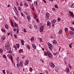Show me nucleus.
Here are the masks:
<instances>
[{"instance_id":"c03bdc74","label":"nucleus","mask_w":74,"mask_h":74,"mask_svg":"<svg viewBox=\"0 0 74 74\" xmlns=\"http://www.w3.org/2000/svg\"><path fill=\"white\" fill-rule=\"evenodd\" d=\"M58 21L59 22V21H60V18H58Z\"/></svg>"},{"instance_id":"6e6d98bb","label":"nucleus","mask_w":74,"mask_h":74,"mask_svg":"<svg viewBox=\"0 0 74 74\" xmlns=\"http://www.w3.org/2000/svg\"><path fill=\"white\" fill-rule=\"evenodd\" d=\"M13 30H14V31H16V29H14V28L13 29Z\"/></svg>"},{"instance_id":"79ce46f5","label":"nucleus","mask_w":74,"mask_h":74,"mask_svg":"<svg viewBox=\"0 0 74 74\" xmlns=\"http://www.w3.org/2000/svg\"><path fill=\"white\" fill-rule=\"evenodd\" d=\"M17 66L18 67H19V66H20L19 65V64H17Z\"/></svg>"},{"instance_id":"4d7b16f0","label":"nucleus","mask_w":74,"mask_h":74,"mask_svg":"<svg viewBox=\"0 0 74 74\" xmlns=\"http://www.w3.org/2000/svg\"><path fill=\"white\" fill-rule=\"evenodd\" d=\"M29 28L31 29H32V26H30L29 27Z\"/></svg>"},{"instance_id":"dca6fc26","label":"nucleus","mask_w":74,"mask_h":74,"mask_svg":"<svg viewBox=\"0 0 74 74\" xmlns=\"http://www.w3.org/2000/svg\"><path fill=\"white\" fill-rule=\"evenodd\" d=\"M53 44H57V42L55 40H53Z\"/></svg>"},{"instance_id":"603ef678","label":"nucleus","mask_w":74,"mask_h":74,"mask_svg":"<svg viewBox=\"0 0 74 74\" xmlns=\"http://www.w3.org/2000/svg\"><path fill=\"white\" fill-rule=\"evenodd\" d=\"M67 28H65V30H64V31H65V32H66V31H67Z\"/></svg>"},{"instance_id":"2eb2a0df","label":"nucleus","mask_w":74,"mask_h":74,"mask_svg":"<svg viewBox=\"0 0 74 74\" xmlns=\"http://www.w3.org/2000/svg\"><path fill=\"white\" fill-rule=\"evenodd\" d=\"M49 48L50 49V50H51V51H52V49H53V46H49Z\"/></svg>"},{"instance_id":"052dcab7","label":"nucleus","mask_w":74,"mask_h":74,"mask_svg":"<svg viewBox=\"0 0 74 74\" xmlns=\"http://www.w3.org/2000/svg\"><path fill=\"white\" fill-rule=\"evenodd\" d=\"M34 16H36V17H37V16H36V14H35V13H34Z\"/></svg>"},{"instance_id":"5fc2aeb1","label":"nucleus","mask_w":74,"mask_h":74,"mask_svg":"<svg viewBox=\"0 0 74 74\" xmlns=\"http://www.w3.org/2000/svg\"><path fill=\"white\" fill-rule=\"evenodd\" d=\"M7 72L8 73V74H9V73H10V71H9V70H7Z\"/></svg>"},{"instance_id":"72a5a7b5","label":"nucleus","mask_w":74,"mask_h":74,"mask_svg":"<svg viewBox=\"0 0 74 74\" xmlns=\"http://www.w3.org/2000/svg\"><path fill=\"white\" fill-rule=\"evenodd\" d=\"M3 57L4 58H5V59L6 58H7L6 57V56H5V55H3Z\"/></svg>"},{"instance_id":"7c9ffc66","label":"nucleus","mask_w":74,"mask_h":74,"mask_svg":"<svg viewBox=\"0 0 74 74\" xmlns=\"http://www.w3.org/2000/svg\"><path fill=\"white\" fill-rule=\"evenodd\" d=\"M70 29L72 30V31H74V29L73 27H71L70 28Z\"/></svg>"},{"instance_id":"774afa93","label":"nucleus","mask_w":74,"mask_h":74,"mask_svg":"<svg viewBox=\"0 0 74 74\" xmlns=\"http://www.w3.org/2000/svg\"><path fill=\"white\" fill-rule=\"evenodd\" d=\"M72 23L73 24V25H74V21Z\"/></svg>"},{"instance_id":"4468645a","label":"nucleus","mask_w":74,"mask_h":74,"mask_svg":"<svg viewBox=\"0 0 74 74\" xmlns=\"http://www.w3.org/2000/svg\"><path fill=\"white\" fill-rule=\"evenodd\" d=\"M21 42L22 45H24V40H21Z\"/></svg>"},{"instance_id":"393cba45","label":"nucleus","mask_w":74,"mask_h":74,"mask_svg":"<svg viewBox=\"0 0 74 74\" xmlns=\"http://www.w3.org/2000/svg\"><path fill=\"white\" fill-rule=\"evenodd\" d=\"M24 5L26 7H28V5H27L26 3H25Z\"/></svg>"},{"instance_id":"6e6552de","label":"nucleus","mask_w":74,"mask_h":74,"mask_svg":"<svg viewBox=\"0 0 74 74\" xmlns=\"http://www.w3.org/2000/svg\"><path fill=\"white\" fill-rule=\"evenodd\" d=\"M69 33L71 35H73L74 34V32L71 31H69Z\"/></svg>"},{"instance_id":"8fccbe9b","label":"nucleus","mask_w":74,"mask_h":74,"mask_svg":"<svg viewBox=\"0 0 74 74\" xmlns=\"http://www.w3.org/2000/svg\"><path fill=\"white\" fill-rule=\"evenodd\" d=\"M70 14L71 15V16H73V13H72Z\"/></svg>"},{"instance_id":"4c0bfd02","label":"nucleus","mask_w":74,"mask_h":74,"mask_svg":"<svg viewBox=\"0 0 74 74\" xmlns=\"http://www.w3.org/2000/svg\"><path fill=\"white\" fill-rule=\"evenodd\" d=\"M27 48L28 49H30V46L29 45H27Z\"/></svg>"},{"instance_id":"bf43d9fd","label":"nucleus","mask_w":74,"mask_h":74,"mask_svg":"<svg viewBox=\"0 0 74 74\" xmlns=\"http://www.w3.org/2000/svg\"><path fill=\"white\" fill-rule=\"evenodd\" d=\"M14 37H15V38H16L17 36H16V35L14 34Z\"/></svg>"},{"instance_id":"a18cd8bd","label":"nucleus","mask_w":74,"mask_h":74,"mask_svg":"<svg viewBox=\"0 0 74 74\" xmlns=\"http://www.w3.org/2000/svg\"><path fill=\"white\" fill-rule=\"evenodd\" d=\"M36 21H37V22H38H38H39V20H38V18H37L36 19Z\"/></svg>"},{"instance_id":"13d9d810","label":"nucleus","mask_w":74,"mask_h":74,"mask_svg":"<svg viewBox=\"0 0 74 74\" xmlns=\"http://www.w3.org/2000/svg\"><path fill=\"white\" fill-rule=\"evenodd\" d=\"M9 35H10V32L8 33V36H9Z\"/></svg>"},{"instance_id":"0e129e2a","label":"nucleus","mask_w":74,"mask_h":74,"mask_svg":"<svg viewBox=\"0 0 74 74\" xmlns=\"http://www.w3.org/2000/svg\"><path fill=\"white\" fill-rule=\"evenodd\" d=\"M43 1H44V2L45 3H46V1H45V0H43Z\"/></svg>"},{"instance_id":"412c9836","label":"nucleus","mask_w":74,"mask_h":74,"mask_svg":"<svg viewBox=\"0 0 74 74\" xmlns=\"http://www.w3.org/2000/svg\"><path fill=\"white\" fill-rule=\"evenodd\" d=\"M34 37H32L30 39V40L32 42H33V41L34 40Z\"/></svg>"},{"instance_id":"e2e57ef3","label":"nucleus","mask_w":74,"mask_h":74,"mask_svg":"<svg viewBox=\"0 0 74 74\" xmlns=\"http://www.w3.org/2000/svg\"><path fill=\"white\" fill-rule=\"evenodd\" d=\"M69 17H71V15H70V14H69Z\"/></svg>"},{"instance_id":"1a4fd4ad","label":"nucleus","mask_w":74,"mask_h":74,"mask_svg":"<svg viewBox=\"0 0 74 74\" xmlns=\"http://www.w3.org/2000/svg\"><path fill=\"white\" fill-rule=\"evenodd\" d=\"M32 47L34 48V49H36V45L34 44H32Z\"/></svg>"},{"instance_id":"49530a36","label":"nucleus","mask_w":74,"mask_h":74,"mask_svg":"<svg viewBox=\"0 0 74 74\" xmlns=\"http://www.w3.org/2000/svg\"><path fill=\"white\" fill-rule=\"evenodd\" d=\"M9 52L10 53H12V51H11V50H9Z\"/></svg>"},{"instance_id":"cd10ccee","label":"nucleus","mask_w":74,"mask_h":74,"mask_svg":"<svg viewBox=\"0 0 74 74\" xmlns=\"http://www.w3.org/2000/svg\"><path fill=\"white\" fill-rule=\"evenodd\" d=\"M22 51H23V50H22V49L19 50L18 51V52H19V53H21V52H22Z\"/></svg>"},{"instance_id":"473e14b6","label":"nucleus","mask_w":74,"mask_h":74,"mask_svg":"<svg viewBox=\"0 0 74 74\" xmlns=\"http://www.w3.org/2000/svg\"><path fill=\"white\" fill-rule=\"evenodd\" d=\"M54 7H55V8H58V7L57 5H54Z\"/></svg>"},{"instance_id":"aec40b11","label":"nucleus","mask_w":74,"mask_h":74,"mask_svg":"<svg viewBox=\"0 0 74 74\" xmlns=\"http://www.w3.org/2000/svg\"><path fill=\"white\" fill-rule=\"evenodd\" d=\"M5 26L6 29H8V26L7 25V24H6Z\"/></svg>"},{"instance_id":"bb28decb","label":"nucleus","mask_w":74,"mask_h":74,"mask_svg":"<svg viewBox=\"0 0 74 74\" xmlns=\"http://www.w3.org/2000/svg\"><path fill=\"white\" fill-rule=\"evenodd\" d=\"M48 45L49 47H50L51 46H53L52 44H51V43H48Z\"/></svg>"},{"instance_id":"f8f14e48","label":"nucleus","mask_w":74,"mask_h":74,"mask_svg":"<svg viewBox=\"0 0 74 74\" xmlns=\"http://www.w3.org/2000/svg\"><path fill=\"white\" fill-rule=\"evenodd\" d=\"M56 22V21L55 20H53L51 22V23L52 24H54V23H55V22Z\"/></svg>"},{"instance_id":"c85d7f7f","label":"nucleus","mask_w":74,"mask_h":74,"mask_svg":"<svg viewBox=\"0 0 74 74\" xmlns=\"http://www.w3.org/2000/svg\"><path fill=\"white\" fill-rule=\"evenodd\" d=\"M21 14L22 16H24V17L25 16V15L24 14H23V13H22V12L21 13Z\"/></svg>"},{"instance_id":"9b49d317","label":"nucleus","mask_w":74,"mask_h":74,"mask_svg":"<svg viewBox=\"0 0 74 74\" xmlns=\"http://www.w3.org/2000/svg\"><path fill=\"white\" fill-rule=\"evenodd\" d=\"M51 24V23L49 21H48L47 22V26H49Z\"/></svg>"},{"instance_id":"680f3d73","label":"nucleus","mask_w":74,"mask_h":74,"mask_svg":"<svg viewBox=\"0 0 74 74\" xmlns=\"http://www.w3.org/2000/svg\"><path fill=\"white\" fill-rule=\"evenodd\" d=\"M40 60H41V61L42 62V63H43L44 62V61L43 60H42L41 59Z\"/></svg>"},{"instance_id":"20e7f679","label":"nucleus","mask_w":74,"mask_h":74,"mask_svg":"<svg viewBox=\"0 0 74 74\" xmlns=\"http://www.w3.org/2000/svg\"><path fill=\"white\" fill-rule=\"evenodd\" d=\"M44 28V26H42L40 28V32H42V31H43V29Z\"/></svg>"},{"instance_id":"09e8293b","label":"nucleus","mask_w":74,"mask_h":74,"mask_svg":"<svg viewBox=\"0 0 74 74\" xmlns=\"http://www.w3.org/2000/svg\"><path fill=\"white\" fill-rule=\"evenodd\" d=\"M17 61H19V57H18L17 58Z\"/></svg>"},{"instance_id":"a211bd4d","label":"nucleus","mask_w":74,"mask_h":74,"mask_svg":"<svg viewBox=\"0 0 74 74\" xmlns=\"http://www.w3.org/2000/svg\"><path fill=\"white\" fill-rule=\"evenodd\" d=\"M20 66H21V67H22V66H23V63H22V62L21 61L20 62Z\"/></svg>"},{"instance_id":"de8ad7c7","label":"nucleus","mask_w":74,"mask_h":74,"mask_svg":"<svg viewBox=\"0 0 74 74\" xmlns=\"http://www.w3.org/2000/svg\"><path fill=\"white\" fill-rule=\"evenodd\" d=\"M20 5L21 7L23 5L22 3H21V4H20Z\"/></svg>"},{"instance_id":"864d4df0","label":"nucleus","mask_w":74,"mask_h":74,"mask_svg":"<svg viewBox=\"0 0 74 74\" xmlns=\"http://www.w3.org/2000/svg\"><path fill=\"white\" fill-rule=\"evenodd\" d=\"M24 32L25 33H26V29H24Z\"/></svg>"},{"instance_id":"7ed1b4c3","label":"nucleus","mask_w":74,"mask_h":74,"mask_svg":"<svg viewBox=\"0 0 74 74\" xmlns=\"http://www.w3.org/2000/svg\"><path fill=\"white\" fill-rule=\"evenodd\" d=\"M9 47V44H8V43H7L5 45V49H7V50H8V49Z\"/></svg>"},{"instance_id":"6ab92c4d","label":"nucleus","mask_w":74,"mask_h":74,"mask_svg":"<svg viewBox=\"0 0 74 74\" xmlns=\"http://www.w3.org/2000/svg\"><path fill=\"white\" fill-rule=\"evenodd\" d=\"M66 69L67 73H69L70 71V70H69V68H66Z\"/></svg>"},{"instance_id":"c756f323","label":"nucleus","mask_w":74,"mask_h":74,"mask_svg":"<svg viewBox=\"0 0 74 74\" xmlns=\"http://www.w3.org/2000/svg\"><path fill=\"white\" fill-rule=\"evenodd\" d=\"M24 12L26 15H28V13L26 12Z\"/></svg>"},{"instance_id":"a19ab883","label":"nucleus","mask_w":74,"mask_h":74,"mask_svg":"<svg viewBox=\"0 0 74 74\" xmlns=\"http://www.w3.org/2000/svg\"><path fill=\"white\" fill-rule=\"evenodd\" d=\"M3 74H5V70H3Z\"/></svg>"},{"instance_id":"58836bf2","label":"nucleus","mask_w":74,"mask_h":74,"mask_svg":"<svg viewBox=\"0 0 74 74\" xmlns=\"http://www.w3.org/2000/svg\"><path fill=\"white\" fill-rule=\"evenodd\" d=\"M14 26H15V27H17V26H18V24H16V23H15L14 24Z\"/></svg>"},{"instance_id":"f257e3e1","label":"nucleus","mask_w":74,"mask_h":74,"mask_svg":"<svg viewBox=\"0 0 74 74\" xmlns=\"http://www.w3.org/2000/svg\"><path fill=\"white\" fill-rule=\"evenodd\" d=\"M45 54L46 56H48L49 58H52V54L51 53H49L48 51H47V52H45Z\"/></svg>"},{"instance_id":"f704fd0d","label":"nucleus","mask_w":74,"mask_h":74,"mask_svg":"<svg viewBox=\"0 0 74 74\" xmlns=\"http://www.w3.org/2000/svg\"><path fill=\"white\" fill-rule=\"evenodd\" d=\"M14 9H15V10H16V12H18V10H17V9H16V8L15 6H14Z\"/></svg>"},{"instance_id":"ddd939ff","label":"nucleus","mask_w":74,"mask_h":74,"mask_svg":"<svg viewBox=\"0 0 74 74\" xmlns=\"http://www.w3.org/2000/svg\"><path fill=\"white\" fill-rule=\"evenodd\" d=\"M1 30L3 32V33H5V32H6L5 30V29H1Z\"/></svg>"},{"instance_id":"69168bd1","label":"nucleus","mask_w":74,"mask_h":74,"mask_svg":"<svg viewBox=\"0 0 74 74\" xmlns=\"http://www.w3.org/2000/svg\"><path fill=\"white\" fill-rule=\"evenodd\" d=\"M32 10H33V11L34 10V7H32Z\"/></svg>"},{"instance_id":"3c124183","label":"nucleus","mask_w":74,"mask_h":74,"mask_svg":"<svg viewBox=\"0 0 74 74\" xmlns=\"http://www.w3.org/2000/svg\"><path fill=\"white\" fill-rule=\"evenodd\" d=\"M52 10H53V11H55V10H56L54 8H52Z\"/></svg>"},{"instance_id":"9d476101","label":"nucleus","mask_w":74,"mask_h":74,"mask_svg":"<svg viewBox=\"0 0 74 74\" xmlns=\"http://www.w3.org/2000/svg\"><path fill=\"white\" fill-rule=\"evenodd\" d=\"M59 33L60 34H62V30L60 29L59 30Z\"/></svg>"},{"instance_id":"f3484780","label":"nucleus","mask_w":74,"mask_h":74,"mask_svg":"<svg viewBox=\"0 0 74 74\" xmlns=\"http://www.w3.org/2000/svg\"><path fill=\"white\" fill-rule=\"evenodd\" d=\"M1 39L2 40H5V37L4 36H3L1 38Z\"/></svg>"},{"instance_id":"338daca9","label":"nucleus","mask_w":74,"mask_h":74,"mask_svg":"<svg viewBox=\"0 0 74 74\" xmlns=\"http://www.w3.org/2000/svg\"><path fill=\"white\" fill-rule=\"evenodd\" d=\"M54 26H55V25L54 24H53L52 25V27H54Z\"/></svg>"},{"instance_id":"423d86ee","label":"nucleus","mask_w":74,"mask_h":74,"mask_svg":"<svg viewBox=\"0 0 74 74\" xmlns=\"http://www.w3.org/2000/svg\"><path fill=\"white\" fill-rule=\"evenodd\" d=\"M28 63H29V61H28V60H27L25 61L24 65L25 66H26V65H27V64H28Z\"/></svg>"},{"instance_id":"4be33fe9","label":"nucleus","mask_w":74,"mask_h":74,"mask_svg":"<svg viewBox=\"0 0 74 74\" xmlns=\"http://www.w3.org/2000/svg\"><path fill=\"white\" fill-rule=\"evenodd\" d=\"M27 18L28 19H29V21L30 20V16H27Z\"/></svg>"},{"instance_id":"2f4dec72","label":"nucleus","mask_w":74,"mask_h":74,"mask_svg":"<svg viewBox=\"0 0 74 74\" xmlns=\"http://www.w3.org/2000/svg\"><path fill=\"white\" fill-rule=\"evenodd\" d=\"M18 8L19 10V11H21V9L22 8H21V7L20 6H19L18 7Z\"/></svg>"},{"instance_id":"e433bc0d","label":"nucleus","mask_w":74,"mask_h":74,"mask_svg":"<svg viewBox=\"0 0 74 74\" xmlns=\"http://www.w3.org/2000/svg\"><path fill=\"white\" fill-rule=\"evenodd\" d=\"M29 71H30V72H32V71H33V69L32 68H31L30 69H29Z\"/></svg>"},{"instance_id":"37998d69","label":"nucleus","mask_w":74,"mask_h":74,"mask_svg":"<svg viewBox=\"0 0 74 74\" xmlns=\"http://www.w3.org/2000/svg\"><path fill=\"white\" fill-rule=\"evenodd\" d=\"M40 39V42H42V39L41 38H39Z\"/></svg>"},{"instance_id":"0eeeda50","label":"nucleus","mask_w":74,"mask_h":74,"mask_svg":"<svg viewBox=\"0 0 74 74\" xmlns=\"http://www.w3.org/2000/svg\"><path fill=\"white\" fill-rule=\"evenodd\" d=\"M9 58L11 59L12 62H13V59H12V56H9Z\"/></svg>"},{"instance_id":"c9c22d12","label":"nucleus","mask_w":74,"mask_h":74,"mask_svg":"<svg viewBox=\"0 0 74 74\" xmlns=\"http://www.w3.org/2000/svg\"><path fill=\"white\" fill-rule=\"evenodd\" d=\"M72 8H74V3H73L71 5Z\"/></svg>"},{"instance_id":"ea45409f","label":"nucleus","mask_w":74,"mask_h":74,"mask_svg":"<svg viewBox=\"0 0 74 74\" xmlns=\"http://www.w3.org/2000/svg\"><path fill=\"white\" fill-rule=\"evenodd\" d=\"M3 49H0V52H3Z\"/></svg>"},{"instance_id":"f03ea898","label":"nucleus","mask_w":74,"mask_h":74,"mask_svg":"<svg viewBox=\"0 0 74 74\" xmlns=\"http://www.w3.org/2000/svg\"><path fill=\"white\" fill-rule=\"evenodd\" d=\"M49 65L51 67H52L53 68H54L55 67V65L53 63L50 62L49 64Z\"/></svg>"},{"instance_id":"a878e982","label":"nucleus","mask_w":74,"mask_h":74,"mask_svg":"<svg viewBox=\"0 0 74 74\" xmlns=\"http://www.w3.org/2000/svg\"><path fill=\"white\" fill-rule=\"evenodd\" d=\"M34 27L36 30H37V26L35 25L34 26Z\"/></svg>"},{"instance_id":"b1692460","label":"nucleus","mask_w":74,"mask_h":74,"mask_svg":"<svg viewBox=\"0 0 74 74\" xmlns=\"http://www.w3.org/2000/svg\"><path fill=\"white\" fill-rule=\"evenodd\" d=\"M17 48H19V44L18 43H17L16 44Z\"/></svg>"},{"instance_id":"5701e85b","label":"nucleus","mask_w":74,"mask_h":74,"mask_svg":"<svg viewBox=\"0 0 74 74\" xmlns=\"http://www.w3.org/2000/svg\"><path fill=\"white\" fill-rule=\"evenodd\" d=\"M72 44H73V43H71L69 45V47L71 48H72Z\"/></svg>"},{"instance_id":"39448f33","label":"nucleus","mask_w":74,"mask_h":74,"mask_svg":"<svg viewBox=\"0 0 74 74\" xmlns=\"http://www.w3.org/2000/svg\"><path fill=\"white\" fill-rule=\"evenodd\" d=\"M49 13H46V18H49Z\"/></svg>"}]
</instances>
